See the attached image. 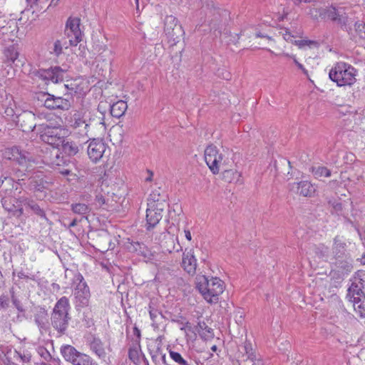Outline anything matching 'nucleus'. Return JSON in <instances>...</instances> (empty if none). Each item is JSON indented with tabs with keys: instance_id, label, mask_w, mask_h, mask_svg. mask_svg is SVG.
Segmentation results:
<instances>
[{
	"instance_id": "nucleus-46",
	"label": "nucleus",
	"mask_w": 365,
	"mask_h": 365,
	"mask_svg": "<svg viewBox=\"0 0 365 365\" xmlns=\"http://www.w3.org/2000/svg\"><path fill=\"white\" fill-rule=\"evenodd\" d=\"M329 204L331 205L334 210L335 211V212L336 214H339L341 212V210H342V205H341V202H339L337 201H334V202H331L330 201Z\"/></svg>"
},
{
	"instance_id": "nucleus-15",
	"label": "nucleus",
	"mask_w": 365,
	"mask_h": 365,
	"mask_svg": "<svg viewBox=\"0 0 365 365\" xmlns=\"http://www.w3.org/2000/svg\"><path fill=\"white\" fill-rule=\"evenodd\" d=\"M66 71L59 66L51 67L46 70H41L38 72L39 77L46 81H51L58 83L63 81Z\"/></svg>"
},
{
	"instance_id": "nucleus-1",
	"label": "nucleus",
	"mask_w": 365,
	"mask_h": 365,
	"mask_svg": "<svg viewBox=\"0 0 365 365\" xmlns=\"http://www.w3.org/2000/svg\"><path fill=\"white\" fill-rule=\"evenodd\" d=\"M196 287L203 296L204 299L210 302H216L218 296L224 291V282L218 277L208 279L204 275L196 278Z\"/></svg>"
},
{
	"instance_id": "nucleus-47",
	"label": "nucleus",
	"mask_w": 365,
	"mask_h": 365,
	"mask_svg": "<svg viewBox=\"0 0 365 365\" xmlns=\"http://www.w3.org/2000/svg\"><path fill=\"white\" fill-rule=\"evenodd\" d=\"M282 36L285 41H290V42H294V36L293 35H292L287 29L284 30V32L282 33Z\"/></svg>"
},
{
	"instance_id": "nucleus-4",
	"label": "nucleus",
	"mask_w": 365,
	"mask_h": 365,
	"mask_svg": "<svg viewBox=\"0 0 365 365\" xmlns=\"http://www.w3.org/2000/svg\"><path fill=\"white\" fill-rule=\"evenodd\" d=\"M356 69L345 62H338L329 73V78L338 86H351L356 82Z\"/></svg>"
},
{
	"instance_id": "nucleus-45",
	"label": "nucleus",
	"mask_w": 365,
	"mask_h": 365,
	"mask_svg": "<svg viewBox=\"0 0 365 365\" xmlns=\"http://www.w3.org/2000/svg\"><path fill=\"white\" fill-rule=\"evenodd\" d=\"M143 245L139 243L138 242L130 243V246L128 247L129 250L133 252H141L142 246Z\"/></svg>"
},
{
	"instance_id": "nucleus-2",
	"label": "nucleus",
	"mask_w": 365,
	"mask_h": 365,
	"mask_svg": "<svg viewBox=\"0 0 365 365\" xmlns=\"http://www.w3.org/2000/svg\"><path fill=\"white\" fill-rule=\"evenodd\" d=\"M70 308L68 299L66 297H62L57 301L53 309L51 324L60 334H64L68 327Z\"/></svg>"
},
{
	"instance_id": "nucleus-10",
	"label": "nucleus",
	"mask_w": 365,
	"mask_h": 365,
	"mask_svg": "<svg viewBox=\"0 0 365 365\" xmlns=\"http://www.w3.org/2000/svg\"><path fill=\"white\" fill-rule=\"evenodd\" d=\"M168 206L167 203L155 204L148 202L146 210V229L148 230L155 227L163 217V212Z\"/></svg>"
},
{
	"instance_id": "nucleus-29",
	"label": "nucleus",
	"mask_w": 365,
	"mask_h": 365,
	"mask_svg": "<svg viewBox=\"0 0 365 365\" xmlns=\"http://www.w3.org/2000/svg\"><path fill=\"white\" fill-rule=\"evenodd\" d=\"M71 210L75 213L80 215H85L89 213L91 210V207L84 203H73L71 206Z\"/></svg>"
},
{
	"instance_id": "nucleus-52",
	"label": "nucleus",
	"mask_w": 365,
	"mask_h": 365,
	"mask_svg": "<svg viewBox=\"0 0 365 365\" xmlns=\"http://www.w3.org/2000/svg\"><path fill=\"white\" fill-rule=\"evenodd\" d=\"M148 176L145 178L146 182H150L153 180V173L149 170H147Z\"/></svg>"
},
{
	"instance_id": "nucleus-63",
	"label": "nucleus",
	"mask_w": 365,
	"mask_h": 365,
	"mask_svg": "<svg viewBox=\"0 0 365 365\" xmlns=\"http://www.w3.org/2000/svg\"><path fill=\"white\" fill-rule=\"evenodd\" d=\"M11 180V179L7 177H4V178L1 177L0 178V185H1L4 183V180Z\"/></svg>"
},
{
	"instance_id": "nucleus-55",
	"label": "nucleus",
	"mask_w": 365,
	"mask_h": 365,
	"mask_svg": "<svg viewBox=\"0 0 365 365\" xmlns=\"http://www.w3.org/2000/svg\"><path fill=\"white\" fill-rule=\"evenodd\" d=\"M185 237L189 241H190L192 240L191 233L189 230H185Z\"/></svg>"
},
{
	"instance_id": "nucleus-57",
	"label": "nucleus",
	"mask_w": 365,
	"mask_h": 365,
	"mask_svg": "<svg viewBox=\"0 0 365 365\" xmlns=\"http://www.w3.org/2000/svg\"><path fill=\"white\" fill-rule=\"evenodd\" d=\"M173 250H175L177 252H179L182 250V246L178 242V246L173 245Z\"/></svg>"
},
{
	"instance_id": "nucleus-16",
	"label": "nucleus",
	"mask_w": 365,
	"mask_h": 365,
	"mask_svg": "<svg viewBox=\"0 0 365 365\" xmlns=\"http://www.w3.org/2000/svg\"><path fill=\"white\" fill-rule=\"evenodd\" d=\"M106 151V145L101 140L93 139L87 149V153L89 158L93 162L98 161Z\"/></svg>"
},
{
	"instance_id": "nucleus-17",
	"label": "nucleus",
	"mask_w": 365,
	"mask_h": 365,
	"mask_svg": "<svg viewBox=\"0 0 365 365\" xmlns=\"http://www.w3.org/2000/svg\"><path fill=\"white\" fill-rule=\"evenodd\" d=\"M44 106L49 109H60L66 110L71 107L69 100L62 97H56L53 95L48 94V97L44 101Z\"/></svg>"
},
{
	"instance_id": "nucleus-8",
	"label": "nucleus",
	"mask_w": 365,
	"mask_h": 365,
	"mask_svg": "<svg viewBox=\"0 0 365 365\" xmlns=\"http://www.w3.org/2000/svg\"><path fill=\"white\" fill-rule=\"evenodd\" d=\"M41 127H43L44 131L41 135L42 140L53 147H59L67 135V130L58 126V127H50L46 125L44 127L43 125H41Z\"/></svg>"
},
{
	"instance_id": "nucleus-59",
	"label": "nucleus",
	"mask_w": 365,
	"mask_h": 365,
	"mask_svg": "<svg viewBox=\"0 0 365 365\" xmlns=\"http://www.w3.org/2000/svg\"><path fill=\"white\" fill-rule=\"evenodd\" d=\"M359 234L360 237H361V239L365 240V226L363 227L361 232H359Z\"/></svg>"
},
{
	"instance_id": "nucleus-25",
	"label": "nucleus",
	"mask_w": 365,
	"mask_h": 365,
	"mask_svg": "<svg viewBox=\"0 0 365 365\" xmlns=\"http://www.w3.org/2000/svg\"><path fill=\"white\" fill-rule=\"evenodd\" d=\"M90 349L99 357L105 358L106 353L103 344L100 339L93 338L90 343Z\"/></svg>"
},
{
	"instance_id": "nucleus-11",
	"label": "nucleus",
	"mask_w": 365,
	"mask_h": 365,
	"mask_svg": "<svg viewBox=\"0 0 365 365\" xmlns=\"http://www.w3.org/2000/svg\"><path fill=\"white\" fill-rule=\"evenodd\" d=\"M164 32L170 41L178 42L184 31L178 19L173 15L167 16L164 21Z\"/></svg>"
},
{
	"instance_id": "nucleus-3",
	"label": "nucleus",
	"mask_w": 365,
	"mask_h": 365,
	"mask_svg": "<svg viewBox=\"0 0 365 365\" xmlns=\"http://www.w3.org/2000/svg\"><path fill=\"white\" fill-rule=\"evenodd\" d=\"M4 158L16 162L20 168L15 171L16 178H23L26 173L31 172L35 161L30 154L19 149L17 147L6 148L4 153Z\"/></svg>"
},
{
	"instance_id": "nucleus-37",
	"label": "nucleus",
	"mask_w": 365,
	"mask_h": 365,
	"mask_svg": "<svg viewBox=\"0 0 365 365\" xmlns=\"http://www.w3.org/2000/svg\"><path fill=\"white\" fill-rule=\"evenodd\" d=\"M294 44L297 45L299 48H303L306 46L311 47L312 46H317V42L311 40L302 39V40H294Z\"/></svg>"
},
{
	"instance_id": "nucleus-51",
	"label": "nucleus",
	"mask_w": 365,
	"mask_h": 365,
	"mask_svg": "<svg viewBox=\"0 0 365 365\" xmlns=\"http://www.w3.org/2000/svg\"><path fill=\"white\" fill-rule=\"evenodd\" d=\"M19 355L20 356V358L21 359L22 361L23 362H29L30 361V356H26L25 354H19Z\"/></svg>"
},
{
	"instance_id": "nucleus-42",
	"label": "nucleus",
	"mask_w": 365,
	"mask_h": 365,
	"mask_svg": "<svg viewBox=\"0 0 365 365\" xmlns=\"http://www.w3.org/2000/svg\"><path fill=\"white\" fill-rule=\"evenodd\" d=\"M11 301H12L14 306L16 308V309L19 312H24V309L22 306L21 302L14 294L11 295Z\"/></svg>"
},
{
	"instance_id": "nucleus-56",
	"label": "nucleus",
	"mask_w": 365,
	"mask_h": 365,
	"mask_svg": "<svg viewBox=\"0 0 365 365\" xmlns=\"http://www.w3.org/2000/svg\"><path fill=\"white\" fill-rule=\"evenodd\" d=\"M159 354L160 355V359L162 360L163 363L166 365L167 361L165 354H162L161 352H159Z\"/></svg>"
},
{
	"instance_id": "nucleus-38",
	"label": "nucleus",
	"mask_w": 365,
	"mask_h": 365,
	"mask_svg": "<svg viewBox=\"0 0 365 365\" xmlns=\"http://www.w3.org/2000/svg\"><path fill=\"white\" fill-rule=\"evenodd\" d=\"M148 202H155V204L166 203L165 200L162 199V197H160V194L158 192V191H153L150 195V200Z\"/></svg>"
},
{
	"instance_id": "nucleus-32",
	"label": "nucleus",
	"mask_w": 365,
	"mask_h": 365,
	"mask_svg": "<svg viewBox=\"0 0 365 365\" xmlns=\"http://www.w3.org/2000/svg\"><path fill=\"white\" fill-rule=\"evenodd\" d=\"M6 61L9 63H14L19 56V53L14 46L8 47L4 52Z\"/></svg>"
},
{
	"instance_id": "nucleus-6",
	"label": "nucleus",
	"mask_w": 365,
	"mask_h": 365,
	"mask_svg": "<svg viewBox=\"0 0 365 365\" xmlns=\"http://www.w3.org/2000/svg\"><path fill=\"white\" fill-rule=\"evenodd\" d=\"M74 297L76 307L83 308L88 307L91 298L90 289L80 272H76L73 277Z\"/></svg>"
},
{
	"instance_id": "nucleus-27",
	"label": "nucleus",
	"mask_w": 365,
	"mask_h": 365,
	"mask_svg": "<svg viewBox=\"0 0 365 365\" xmlns=\"http://www.w3.org/2000/svg\"><path fill=\"white\" fill-rule=\"evenodd\" d=\"M244 352H242V356H239L242 361L255 360L257 355L252 349V344L249 341H245L244 346L242 347Z\"/></svg>"
},
{
	"instance_id": "nucleus-28",
	"label": "nucleus",
	"mask_w": 365,
	"mask_h": 365,
	"mask_svg": "<svg viewBox=\"0 0 365 365\" xmlns=\"http://www.w3.org/2000/svg\"><path fill=\"white\" fill-rule=\"evenodd\" d=\"M49 164L53 169H56L65 165L68 167L69 165V160L61 156L57 151L53 157H51Z\"/></svg>"
},
{
	"instance_id": "nucleus-39",
	"label": "nucleus",
	"mask_w": 365,
	"mask_h": 365,
	"mask_svg": "<svg viewBox=\"0 0 365 365\" xmlns=\"http://www.w3.org/2000/svg\"><path fill=\"white\" fill-rule=\"evenodd\" d=\"M354 28L359 36L365 38V24L361 21H357L354 24Z\"/></svg>"
},
{
	"instance_id": "nucleus-18",
	"label": "nucleus",
	"mask_w": 365,
	"mask_h": 365,
	"mask_svg": "<svg viewBox=\"0 0 365 365\" xmlns=\"http://www.w3.org/2000/svg\"><path fill=\"white\" fill-rule=\"evenodd\" d=\"M325 16L331 21L340 24H345L347 21V16L344 7L331 6L325 9Z\"/></svg>"
},
{
	"instance_id": "nucleus-19",
	"label": "nucleus",
	"mask_w": 365,
	"mask_h": 365,
	"mask_svg": "<svg viewBox=\"0 0 365 365\" xmlns=\"http://www.w3.org/2000/svg\"><path fill=\"white\" fill-rule=\"evenodd\" d=\"M182 267L190 275H194L196 273L197 259L193 255L192 250L183 253Z\"/></svg>"
},
{
	"instance_id": "nucleus-30",
	"label": "nucleus",
	"mask_w": 365,
	"mask_h": 365,
	"mask_svg": "<svg viewBox=\"0 0 365 365\" xmlns=\"http://www.w3.org/2000/svg\"><path fill=\"white\" fill-rule=\"evenodd\" d=\"M346 243L343 239L339 236L334 238L333 250L336 255L340 256L345 251Z\"/></svg>"
},
{
	"instance_id": "nucleus-7",
	"label": "nucleus",
	"mask_w": 365,
	"mask_h": 365,
	"mask_svg": "<svg viewBox=\"0 0 365 365\" xmlns=\"http://www.w3.org/2000/svg\"><path fill=\"white\" fill-rule=\"evenodd\" d=\"M61 354L66 361L73 365H98L89 355L78 351L71 345L62 346Z\"/></svg>"
},
{
	"instance_id": "nucleus-36",
	"label": "nucleus",
	"mask_w": 365,
	"mask_h": 365,
	"mask_svg": "<svg viewBox=\"0 0 365 365\" xmlns=\"http://www.w3.org/2000/svg\"><path fill=\"white\" fill-rule=\"evenodd\" d=\"M309 15L313 19H318L319 17L325 16V9L323 8H312L309 9Z\"/></svg>"
},
{
	"instance_id": "nucleus-24",
	"label": "nucleus",
	"mask_w": 365,
	"mask_h": 365,
	"mask_svg": "<svg viewBox=\"0 0 365 365\" xmlns=\"http://www.w3.org/2000/svg\"><path fill=\"white\" fill-rule=\"evenodd\" d=\"M81 145L82 144H79L78 141L76 143L65 139L61 146L65 153L68 155H74L78 152L79 146Z\"/></svg>"
},
{
	"instance_id": "nucleus-62",
	"label": "nucleus",
	"mask_w": 365,
	"mask_h": 365,
	"mask_svg": "<svg viewBox=\"0 0 365 365\" xmlns=\"http://www.w3.org/2000/svg\"><path fill=\"white\" fill-rule=\"evenodd\" d=\"M18 277L21 279L28 278V276H26L24 272H21L18 273Z\"/></svg>"
},
{
	"instance_id": "nucleus-5",
	"label": "nucleus",
	"mask_w": 365,
	"mask_h": 365,
	"mask_svg": "<svg viewBox=\"0 0 365 365\" xmlns=\"http://www.w3.org/2000/svg\"><path fill=\"white\" fill-rule=\"evenodd\" d=\"M90 121L91 119L83 110H75L70 117L69 125L74 130L73 136L78 138L79 144H83L90 139L88 135Z\"/></svg>"
},
{
	"instance_id": "nucleus-43",
	"label": "nucleus",
	"mask_w": 365,
	"mask_h": 365,
	"mask_svg": "<svg viewBox=\"0 0 365 365\" xmlns=\"http://www.w3.org/2000/svg\"><path fill=\"white\" fill-rule=\"evenodd\" d=\"M286 56L291 57L293 59L294 63L297 66L299 69H300L304 74L308 75L307 70L304 67V66L300 63L296 58L295 56H291L288 53L284 54Z\"/></svg>"
},
{
	"instance_id": "nucleus-21",
	"label": "nucleus",
	"mask_w": 365,
	"mask_h": 365,
	"mask_svg": "<svg viewBox=\"0 0 365 365\" xmlns=\"http://www.w3.org/2000/svg\"><path fill=\"white\" fill-rule=\"evenodd\" d=\"M19 201L27 209H30L35 215H38L42 219L47 220L46 213L43 209L32 199L20 197Z\"/></svg>"
},
{
	"instance_id": "nucleus-40",
	"label": "nucleus",
	"mask_w": 365,
	"mask_h": 365,
	"mask_svg": "<svg viewBox=\"0 0 365 365\" xmlns=\"http://www.w3.org/2000/svg\"><path fill=\"white\" fill-rule=\"evenodd\" d=\"M10 304L9 298L6 295L0 296V310H6Z\"/></svg>"
},
{
	"instance_id": "nucleus-23",
	"label": "nucleus",
	"mask_w": 365,
	"mask_h": 365,
	"mask_svg": "<svg viewBox=\"0 0 365 365\" xmlns=\"http://www.w3.org/2000/svg\"><path fill=\"white\" fill-rule=\"evenodd\" d=\"M128 108V105L124 101H118L110 106V114L113 117L119 118L123 116Z\"/></svg>"
},
{
	"instance_id": "nucleus-54",
	"label": "nucleus",
	"mask_w": 365,
	"mask_h": 365,
	"mask_svg": "<svg viewBox=\"0 0 365 365\" xmlns=\"http://www.w3.org/2000/svg\"><path fill=\"white\" fill-rule=\"evenodd\" d=\"M155 309H157L155 308L154 302L153 300H151L148 305V312H150V310H155Z\"/></svg>"
},
{
	"instance_id": "nucleus-33",
	"label": "nucleus",
	"mask_w": 365,
	"mask_h": 365,
	"mask_svg": "<svg viewBox=\"0 0 365 365\" xmlns=\"http://www.w3.org/2000/svg\"><path fill=\"white\" fill-rule=\"evenodd\" d=\"M312 173L316 178L321 177H330L331 171L325 167L318 166L312 168Z\"/></svg>"
},
{
	"instance_id": "nucleus-20",
	"label": "nucleus",
	"mask_w": 365,
	"mask_h": 365,
	"mask_svg": "<svg viewBox=\"0 0 365 365\" xmlns=\"http://www.w3.org/2000/svg\"><path fill=\"white\" fill-rule=\"evenodd\" d=\"M34 317V322L41 331L48 329V313L47 310L44 307H36Z\"/></svg>"
},
{
	"instance_id": "nucleus-9",
	"label": "nucleus",
	"mask_w": 365,
	"mask_h": 365,
	"mask_svg": "<svg viewBox=\"0 0 365 365\" xmlns=\"http://www.w3.org/2000/svg\"><path fill=\"white\" fill-rule=\"evenodd\" d=\"M204 155L205 160L213 174H217L225 165V160L223 159L222 154L219 153L216 146H207Z\"/></svg>"
},
{
	"instance_id": "nucleus-53",
	"label": "nucleus",
	"mask_w": 365,
	"mask_h": 365,
	"mask_svg": "<svg viewBox=\"0 0 365 365\" xmlns=\"http://www.w3.org/2000/svg\"><path fill=\"white\" fill-rule=\"evenodd\" d=\"M253 363L252 365H262V361L260 359L256 357L255 360H251Z\"/></svg>"
},
{
	"instance_id": "nucleus-31",
	"label": "nucleus",
	"mask_w": 365,
	"mask_h": 365,
	"mask_svg": "<svg viewBox=\"0 0 365 365\" xmlns=\"http://www.w3.org/2000/svg\"><path fill=\"white\" fill-rule=\"evenodd\" d=\"M354 311L361 318L365 317V302L364 299H351Z\"/></svg>"
},
{
	"instance_id": "nucleus-64",
	"label": "nucleus",
	"mask_w": 365,
	"mask_h": 365,
	"mask_svg": "<svg viewBox=\"0 0 365 365\" xmlns=\"http://www.w3.org/2000/svg\"><path fill=\"white\" fill-rule=\"evenodd\" d=\"M173 211L174 212H175V205L173 207V210H171V209H169V210H168V214H169V216H170V217H173V215H172V212H173Z\"/></svg>"
},
{
	"instance_id": "nucleus-41",
	"label": "nucleus",
	"mask_w": 365,
	"mask_h": 365,
	"mask_svg": "<svg viewBox=\"0 0 365 365\" xmlns=\"http://www.w3.org/2000/svg\"><path fill=\"white\" fill-rule=\"evenodd\" d=\"M63 51V46L61 41L56 40L53 44V53L56 56H59Z\"/></svg>"
},
{
	"instance_id": "nucleus-35",
	"label": "nucleus",
	"mask_w": 365,
	"mask_h": 365,
	"mask_svg": "<svg viewBox=\"0 0 365 365\" xmlns=\"http://www.w3.org/2000/svg\"><path fill=\"white\" fill-rule=\"evenodd\" d=\"M139 346H134L128 350V357L134 363H137L139 360Z\"/></svg>"
},
{
	"instance_id": "nucleus-49",
	"label": "nucleus",
	"mask_w": 365,
	"mask_h": 365,
	"mask_svg": "<svg viewBox=\"0 0 365 365\" xmlns=\"http://www.w3.org/2000/svg\"><path fill=\"white\" fill-rule=\"evenodd\" d=\"M149 314H150V319L153 322H155L158 315H161V314L158 312V309L150 310L149 312Z\"/></svg>"
},
{
	"instance_id": "nucleus-61",
	"label": "nucleus",
	"mask_w": 365,
	"mask_h": 365,
	"mask_svg": "<svg viewBox=\"0 0 365 365\" xmlns=\"http://www.w3.org/2000/svg\"><path fill=\"white\" fill-rule=\"evenodd\" d=\"M256 36L257 37H263V38H267L269 40H272V38L268 36H265V35H263L261 33H257L256 34Z\"/></svg>"
},
{
	"instance_id": "nucleus-48",
	"label": "nucleus",
	"mask_w": 365,
	"mask_h": 365,
	"mask_svg": "<svg viewBox=\"0 0 365 365\" xmlns=\"http://www.w3.org/2000/svg\"><path fill=\"white\" fill-rule=\"evenodd\" d=\"M96 202L98 206L101 207L106 203V200L102 195H98L96 197Z\"/></svg>"
},
{
	"instance_id": "nucleus-14",
	"label": "nucleus",
	"mask_w": 365,
	"mask_h": 365,
	"mask_svg": "<svg viewBox=\"0 0 365 365\" xmlns=\"http://www.w3.org/2000/svg\"><path fill=\"white\" fill-rule=\"evenodd\" d=\"M289 190L299 195L308 197L314 196L316 192L315 187L308 180L293 182L289 185Z\"/></svg>"
},
{
	"instance_id": "nucleus-50",
	"label": "nucleus",
	"mask_w": 365,
	"mask_h": 365,
	"mask_svg": "<svg viewBox=\"0 0 365 365\" xmlns=\"http://www.w3.org/2000/svg\"><path fill=\"white\" fill-rule=\"evenodd\" d=\"M158 352H160L159 349H158L155 354L151 356L153 361H154L155 364H157L159 361Z\"/></svg>"
},
{
	"instance_id": "nucleus-26",
	"label": "nucleus",
	"mask_w": 365,
	"mask_h": 365,
	"mask_svg": "<svg viewBox=\"0 0 365 365\" xmlns=\"http://www.w3.org/2000/svg\"><path fill=\"white\" fill-rule=\"evenodd\" d=\"M195 329L201 338L205 340L212 338L213 336L212 329L203 321H199Z\"/></svg>"
},
{
	"instance_id": "nucleus-22",
	"label": "nucleus",
	"mask_w": 365,
	"mask_h": 365,
	"mask_svg": "<svg viewBox=\"0 0 365 365\" xmlns=\"http://www.w3.org/2000/svg\"><path fill=\"white\" fill-rule=\"evenodd\" d=\"M222 171V178L228 182H240L242 183L241 173L233 170L227 169L226 165L223 168L220 169Z\"/></svg>"
},
{
	"instance_id": "nucleus-34",
	"label": "nucleus",
	"mask_w": 365,
	"mask_h": 365,
	"mask_svg": "<svg viewBox=\"0 0 365 365\" xmlns=\"http://www.w3.org/2000/svg\"><path fill=\"white\" fill-rule=\"evenodd\" d=\"M169 354L170 358L178 365H191L178 352L170 350Z\"/></svg>"
},
{
	"instance_id": "nucleus-44",
	"label": "nucleus",
	"mask_w": 365,
	"mask_h": 365,
	"mask_svg": "<svg viewBox=\"0 0 365 365\" xmlns=\"http://www.w3.org/2000/svg\"><path fill=\"white\" fill-rule=\"evenodd\" d=\"M56 170L63 175H68L71 173V163L69 162V165L68 167L66 165L61 166L60 168H56Z\"/></svg>"
},
{
	"instance_id": "nucleus-58",
	"label": "nucleus",
	"mask_w": 365,
	"mask_h": 365,
	"mask_svg": "<svg viewBox=\"0 0 365 365\" xmlns=\"http://www.w3.org/2000/svg\"><path fill=\"white\" fill-rule=\"evenodd\" d=\"M133 334L136 335L138 338L140 337V331L136 327H135L133 329Z\"/></svg>"
},
{
	"instance_id": "nucleus-60",
	"label": "nucleus",
	"mask_w": 365,
	"mask_h": 365,
	"mask_svg": "<svg viewBox=\"0 0 365 365\" xmlns=\"http://www.w3.org/2000/svg\"><path fill=\"white\" fill-rule=\"evenodd\" d=\"M77 223H78V220H77L76 219H73V220L71 222V223H70V225H69V226H68V227H75V226L77 225Z\"/></svg>"
},
{
	"instance_id": "nucleus-12",
	"label": "nucleus",
	"mask_w": 365,
	"mask_h": 365,
	"mask_svg": "<svg viewBox=\"0 0 365 365\" xmlns=\"http://www.w3.org/2000/svg\"><path fill=\"white\" fill-rule=\"evenodd\" d=\"M81 20L77 17H69L67 19L65 29V35L69 39L71 46H77L82 40V33L80 29Z\"/></svg>"
},
{
	"instance_id": "nucleus-13",
	"label": "nucleus",
	"mask_w": 365,
	"mask_h": 365,
	"mask_svg": "<svg viewBox=\"0 0 365 365\" xmlns=\"http://www.w3.org/2000/svg\"><path fill=\"white\" fill-rule=\"evenodd\" d=\"M364 272H358L356 277H354V282L351 283L347 293V297L350 301H351V299H364L365 297L362 290L364 288Z\"/></svg>"
}]
</instances>
